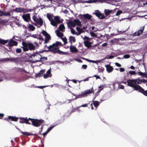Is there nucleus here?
I'll list each match as a JSON object with an SVG mask.
<instances>
[{"label": "nucleus", "instance_id": "nucleus-21", "mask_svg": "<svg viewBox=\"0 0 147 147\" xmlns=\"http://www.w3.org/2000/svg\"><path fill=\"white\" fill-rule=\"evenodd\" d=\"M44 72V70H41L40 71L36 74L35 77H40L41 74H43Z\"/></svg>", "mask_w": 147, "mask_h": 147}, {"label": "nucleus", "instance_id": "nucleus-3", "mask_svg": "<svg viewBox=\"0 0 147 147\" xmlns=\"http://www.w3.org/2000/svg\"><path fill=\"white\" fill-rule=\"evenodd\" d=\"M22 47L23 48L24 51H27L29 49L30 50H32L35 49V46L32 43H26L23 42H22Z\"/></svg>", "mask_w": 147, "mask_h": 147}, {"label": "nucleus", "instance_id": "nucleus-32", "mask_svg": "<svg viewBox=\"0 0 147 147\" xmlns=\"http://www.w3.org/2000/svg\"><path fill=\"white\" fill-rule=\"evenodd\" d=\"M76 29L78 32L80 33V34L83 33L84 32L82 29L80 28L79 27H77Z\"/></svg>", "mask_w": 147, "mask_h": 147}, {"label": "nucleus", "instance_id": "nucleus-64", "mask_svg": "<svg viewBox=\"0 0 147 147\" xmlns=\"http://www.w3.org/2000/svg\"><path fill=\"white\" fill-rule=\"evenodd\" d=\"M4 115L3 113H0V117H3Z\"/></svg>", "mask_w": 147, "mask_h": 147}, {"label": "nucleus", "instance_id": "nucleus-30", "mask_svg": "<svg viewBox=\"0 0 147 147\" xmlns=\"http://www.w3.org/2000/svg\"><path fill=\"white\" fill-rule=\"evenodd\" d=\"M111 10H110L109 9H105L104 11L105 14L106 16H107L111 12Z\"/></svg>", "mask_w": 147, "mask_h": 147}, {"label": "nucleus", "instance_id": "nucleus-23", "mask_svg": "<svg viewBox=\"0 0 147 147\" xmlns=\"http://www.w3.org/2000/svg\"><path fill=\"white\" fill-rule=\"evenodd\" d=\"M75 22V25L79 26H80L82 25L81 22L78 20H74Z\"/></svg>", "mask_w": 147, "mask_h": 147}, {"label": "nucleus", "instance_id": "nucleus-19", "mask_svg": "<svg viewBox=\"0 0 147 147\" xmlns=\"http://www.w3.org/2000/svg\"><path fill=\"white\" fill-rule=\"evenodd\" d=\"M31 36L34 38H36L39 40H43V38L40 36V35L36 34H33L31 35Z\"/></svg>", "mask_w": 147, "mask_h": 147}, {"label": "nucleus", "instance_id": "nucleus-59", "mask_svg": "<svg viewBox=\"0 0 147 147\" xmlns=\"http://www.w3.org/2000/svg\"><path fill=\"white\" fill-rule=\"evenodd\" d=\"M68 11L66 9L65 10L63 11V12L64 13H68Z\"/></svg>", "mask_w": 147, "mask_h": 147}, {"label": "nucleus", "instance_id": "nucleus-45", "mask_svg": "<svg viewBox=\"0 0 147 147\" xmlns=\"http://www.w3.org/2000/svg\"><path fill=\"white\" fill-rule=\"evenodd\" d=\"M129 73L131 75L135 74H136V72L134 71H130Z\"/></svg>", "mask_w": 147, "mask_h": 147}, {"label": "nucleus", "instance_id": "nucleus-18", "mask_svg": "<svg viewBox=\"0 0 147 147\" xmlns=\"http://www.w3.org/2000/svg\"><path fill=\"white\" fill-rule=\"evenodd\" d=\"M70 51L72 52L77 53L78 52V50L76 47L73 46L71 45L70 47Z\"/></svg>", "mask_w": 147, "mask_h": 147}, {"label": "nucleus", "instance_id": "nucleus-10", "mask_svg": "<svg viewBox=\"0 0 147 147\" xmlns=\"http://www.w3.org/2000/svg\"><path fill=\"white\" fill-rule=\"evenodd\" d=\"M93 14L95 15L97 17L100 19H103L105 18V16L101 13L98 10L95 11V12L93 13Z\"/></svg>", "mask_w": 147, "mask_h": 147}, {"label": "nucleus", "instance_id": "nucleus-48", "mask_svg": "<svg viewBox=\"0 0 147 147\" xmlns=\"http://www.w3.org/2000/svg\"><path fill=\"white\" fill-rule=\"evenodd\" d=\"M140 80L141 81V82H142H142H144L145 83L147 82L146 80L145 79H142Z\"/></svg>", "mask_w": 147, "mask_h": 147}, {"label": "nucleus", "instance_id": "nucleus-61", "mask_svg": "<svg viewBox=\"0 0 147 147\" xmlns=\"http://www.w3.org/2000/svg\"><path fill=\"white\" fill-rule=\"evenodd\" d=\"M48 134V133H47V132H46L43 133L42 134V135L44 136H45L47 134Z\"/></svg>", "mask_w": 147, "mask_h": 147}, {"label": "nucleus", "instance_id": "nucleus-38", "mask_svg": "<svg viewBox=\"0 0 147 147\" xmlns=\"http://www.w3.org/2000/svg\"><path fill=\"white\" fill-rule=\"evenodd\" d=\"M130 56L128 54H126L123 55V57L122 58V59L124 58L125 59H128L129 58Z\"/></svg>", "mask_w": 147, "mask_h": 147}, {"label": "nucleus", "instance_id": "nucleus-9", "mask_svg": "<svg viewBox=\"0 0 147 147\" xmlns=\"http://www.w3.org/2000/svg\"><path fill=\"white\" fill-rule=\"evenodd\" d=\"M41 33L45 36V40L44 42V44L47 43L49 40L51 38V36L49 34L46 32L44 30H43Z\"/></svg>", "mask_w": 147, "mask_h": 147}, {"label": "nucleus", "instance_id": "nucleus-62", "mask_svg": "<svg viewBox=\"0 0 147 147\" xmlns=\"http://www.w3.org/2000/svg\"><path fill=\"white\" fill-rule=\"evenodd\" d=\"M34 44L36 45V47H38L39 46L38 43L37 42H35Z\"/></svg>", "mask_w": 147, "mask_h": 147}, {"label": "nucleus", "instance_id": "nucleus-13", "mask_svg": "<svg viewBox=\"0 0 147 147\" xmlns=\"http://www.w3.org/2000/svg\"><path fill=\"white\" fill-rule=\"evenodd\" d=\"M14 11L17 12H23L24 13H25L28 11H26V9L21 8H16Z\"/></svg>", "mask_w": 147, "mask_h": 147}, {"label": "nucleus", "instance_id": "nucleus-39", "mask_svg": "<svg viewBox=\"0 0 147 147\" xmlns=\"http://www.w3.org/2000/svg\"><path fill=\"white\" fill-rule=\"evenodd\" d=\"M2 15L4 16H10L11 14L9 12H8L5 13H3Z\"/></svg>", "mask_w": 147, "mask_h": 147}, {"label": "nucleus", "instance_id": "nucleus-6", "mask_svg": "<svg viewBox=\"0 0 147 147\" xmlns=\"http://www.w3.org/2000/svg\"><path fill=\"white\" fill-rule=\"evenodd\" d=\"M62 21L59 18V17L58 16H55L54 17V19L51 22V24L53 26H57V25L61 23Z\"/></svg>", "mask_w": 147, "mask_h": 147}, {"label": "nucleus", "instance_id": "nucleus-24", "mask_svg": "<svg viewBox=\"0 0 147 147\" xmlns=\"http://www.w3.org/2000/svg\"><path fill=\"white\" fill-rule=\"evenodd\" d=\"M143 90H141L140 89L137 90L139 91L140 92L143 93L144 95L147 96V90L144 91V90L143 88Z\"/></svg>", "mask_w": 147, "mask_h": 147}, {"label": "nucleus", "instance_id": "nucleus-5", "mask_svg": "<svg viewBox=\"0 0 147 147\" xmlns=\"http://www.w3.org/2000/svg\"><path fill=\"white\" fill-rule=\"evenodd\" d=\"M92 92V88L84 90L82 92L81 94L77 96L76 99L86 96L88 95L91 93Z\"/></svg>", "mask_w": 147, "mask_h": 147}, {"label": "nucleus", "instance_id": "nucleus-17", "mask_svg": "<svg viewBox=\"0 0 147 147\" xmlns=\"http://www.w3.org/2000/svg\"><path fill=\"white\" fill-rule=\"evenodd\" d=\"M68 26L69 27H75L76 26L74 20L73 21H70L67 23Z\"/></svg>", "mask_w": 147, "mask_h": 147}, {"label": "nucleus", "instance_id": "nucleus-33", "mask_svg": "<svg viewBox=\"0 0 147 147\" xmlns=\"http://www.w3.org/2000/svg\"><path fill=\"white\" fill-rule=\"evenodd\" d=\"M8 41V40H5L2 39H0V43L5 45V43H6Z\"/></svg>", "mask_w": 147, "mask_h": 147}, {"label": "nucleus", "instance_id": "nucleus-26", "mask_svg": "<svg viewBox=\"0 0 147 147\" xmlns=\"http://www.w3.org/2000/svg\"><path fill=\"white\" fill-rule=\"evenodd\" d=\"M56 34L57 36L59 37H61L63 36V35L62 33L60 32L59 30H57L56 31Z\"/></svg>", "mask_w": 147, "mask_h": 147}, {"label": "nucleus", "instance_id": "nucleus-51", "mask_svg": "<svg viewBox=\"0 0 147 147\" xmlns=\"http://www.w3.org/2000/svg\"><path fill=\"white\" fill-rule=\"evenodd\" d=\"M103 85L102 84H101L99 88H101V89L99 90V92L101 90L103 89Z\"/></svg>", "mask_w": 147, "mask_h": 147}, {"label": "nucleus", "instance_id": "nucleus-15", "mask_svg": "<svg viewBox=\"0 0 147 147\" xmlns=\"http://www.w3.org/2000/svg\"><path fill=\"white\" fill-rule=\"evenodd\" d=\"M17 42L16 41L12 40H10L9 42V45L10 47L16 46L17 45Z\"/></svg>", "mask_w": 147, "mask_h": 147}, {"label": "nucleus", "instance_id": "nucleus-37", "mask_svg": "<svg viewBox=\"0 0 147 147\" xmlns=\"http://www.w3.org/2000/svg\"><path fill=\"white\" fill-rule=\"evenodd\" d=\"M101 35H99V36L98 35V34H95L94 33L92 32V37H100V36Z\"/></svg>", "mask_w": 147, "mask_h": 147}, {"label": "nucleus", "instance_id": "nucleus-11", "mask_svg": "<svg viewBox=\"0 0 147 147\" xmlns=\"http://www.w3.org/2000/svg\"><path fill=\"white\" fill-rule=\"evenodd\" d=\"M144 26L141 27L139 30H138L137 32H136L133 34V36H139L143 32L144 29Z\"/></svg>", "mask_w": 147, "mask_h": 147}, {"label": "nucleus", "instance_id": "nucleus-20", "mask_svg": "<svg viewBox=\"0 0 147 147\" xmlns=\"http://www.w3.org/2000/svg\"><path fill=\"white\" fill-rule=\"evenodd\" d=\"M59 30L62 32L64 31L65 27L63 24H61L59 27Z\"/></svg>", "mask_w": 147, "mask_h": 147}, {"label": "nucleus", "instance_id": "nucleus-49", "mask_svg": "<svg viewBox=\"0 0 147 147\" xmlns=\"http://www.w3.org/2000/svg\"><path fill=\"white\" fill-rule=\"evenodd\" d=\"M115 64L118 67H121V65L120 64H119L118 63H115Z\"/></svg>", "mask_w": 147, "mask_h": 147}, {"label": "nucleus", "instance_id": "nucleus-57", "mask_svg": "<svg viewBox=\"0 0 147 147\" xmlns=\"http://www.w3.org/2000/svg\"><path fill=\"white\" fill-rule=\"evenodd\" d=\"M86 3H92V0H90L88 1H86Z\"/></svg>", "mask_w": 147, "mask_h": 147}, {"label": "nucleus", "instance_id": "nucleus-53", "mask_svg": "<svg viewBox=\"0 0 147 147\" xmlns=\"http://www.w3.org/2000/svg\"><path fill=\"white\" fill-rule=\"evenodd\" d=\"M124 71L125 69L121 67L120 68V72H123Z\"/></svg>", "mask_w": 147, "mask_h": 147}, {"label": "nucleus", "instance_id": "nucleus-47", "mask_svg": "<svg viewBox=\"0 0 147 147\" xmlns=\"http://www.w3.org/2000/svg\"><path fill=\"white\" fill-rule=\"evenodd\" d=\"M87 68V65H83L82 66V68L84 69H86Z\"/></svg>", "mask_w": 147, "mask_h": 147}, {"label": "nucleus", "instance_id": "nucleus-44", "mask_svg": "<svg viewBox=\"0 0 147 147\" xmlns=\"http://www.w3.org/2000/svg\"><path fill=\"white\" fill-rule=\"evenodd\" d=\"M20 132L22 133L24 135H28L29 134V133L28 132H23L22 131H20Z\"/></svg>", "mask_w": 147, "mask_h": 147}, {"label": "nucleus", "instance_id": "nucleus-41", "mask_svg": "<svg viewBox=\"0 0 147 147\" xmlns=\"http://www.w3.org/2000/svg\"><path fill=\"white\" fill-rule=\"evenodd\" d=\"M54 126L50 127L49 129H47L46 132L48 133L53 128Z\"/></svg>", "mask_w": 147, "mask_h": 147}, {"label": "nucleus", "instance_id": "nucleus-52", "mask_svg": "<svg viewBox=\"0 0 147 147\" xmlns=\"http://www.w3.org/2000/svg\"><path fill=\"white\" fill-rule=\"evenodd\" d=\"M5 60L6 61H11V59L10 58H6L5 59Z\"/></svg>", "mask_w": 147, "mask_h": 147}, {"label": "nucleus", "instance_id": "nucleus-40", "mask_svg": "<svg viewBox=\"0 0 147 147\" xmlns=\"http://www.w3.org/2000/svg\"><path fill=\"white\" fill-rule=\"evenodd\" d=\"M54 126L50 127L49 129H47L46 132L48 133L53 128Z\"/></svg>", "mask_w": 147, "mask_h": 147}, {"label": "nucleus", "instance_id": "nucleus-58", "mask_svg": "<svg viewBox=\"0 0 147 147\" xmlns=\"http://www.w3.org/2000/svg\"><path fill=\"white\" fill-rule=\"evenodd\" d=\"M120 88L121 89H123L124 88V86L123 85H121Z\"/></svg>", "mask_w": 147, "mask_h": 147}, {"label": "nucleus", "instance_id": "nucleus-55", "mask_svg": "<svg viewBox=\"0 0 147 147\" xmlns=\"http://www.w3.org/2000/svg\"><path fill=\"white\" fill-rule=\"evenodd\" d=\"M87 107V104H84V105H82L81 106L79 107Z\"/></svg>", "mask_w": 147, "mask_h": 147}, {"label": "nucleus", "instance_id": "nucleus-14", "mask_svg": "<svg viewBox=\"0 0 147 147\" xmlns=\"http://www.w3.org/2000/svg\"><path fill=\"white\" fill-rule=\"evenodd\" d=\"M52 76V74L51 73V68L48 70L46 74L44 75V78H47L48 77H51Z\"/></svg>", "mask_w": 147, "mask_h": 147}, {"label": "nucleus", "instance_id": "nucleus-56", "mask_svg": "<svg viewBox=\"0 0 147 147\" xmlns=\"http://www.w3.org/2000/svg\"><path fill=\"white\" fill-rule=\"evenodd\" d=\"M100 62V61H95L92 60V63H99Z\"/></svg>", "mask_w": 147, "mask_h": 147}, {"label": "nucleus", "instance_id": "nucleus-50", "mask_svg": "<svg viewBox=\"0 0 147 147\" xmlns=\"http://www.w3.org/2000/svg\"><path fill=\"white\" fill-rule=\"evenodd\" d=\"M93 77H95L96 78V79H100V77L99 76H97L96 75H94Z\"/></svg>", "mask_w": 147, "mask_h": 147}, {"label": "nucleus", "instance_id": "nucleus-8", "mask_svg": "<svg viewBox=\"0 0 147 147\" xmlns=\"http://www.w3.org/2000/svg\"><path fill=\"white\" fill-rule=\"evenodd\" d=\"M32 18L34 22L37 24H39L40 26H42L43 25V21L41 18H38L34 15L33 16Z\"/></svg>", "mask_w": 147, "mask_h": 147}, {"label": "nucleus", "instance_id": "nucleus-12", "mask_svg": "<svg viewBox=\"0 0 147 147\" xmlns=\"http://www.w3.org/2000/svg\"><path fill=\"white\" fill-rule=\"evenodd\" d=\"M22 17L24 20L27 22H28L30 19V14L28 13L23 15Z\"/></svg>", "mask_w": 147, "mask_h": 147}, {"label": "nucleus", "instance_id": "nucleus-31", "mask_svg": "<svg viewBox=\"0 0 147 147\" xmlns=\"http://www.w3.org/2000/svg\"><path fill=\"white\" fill-rule=\"evenodd\" d=\"M138 73L140 76H142L143 77L147 78L146 75L144 73H143L141 71L138 72Z\"/></svg>", "mask_w": 147, "mask_h": 147}, {"label": "nucleus", "instance_id": "nucleus-36", "mask_svg": "<svg viewBox=\"0 0 147 147\" xmlns=\"http://www.w3.org/2000/svg\"><path fill=\"white\" fill-rule=\"evenodd\" d=\"M122 13V11L118 10L117 12L115 15L116 16H118L120 14Z\"/></svg>", "mask_w": 147, "mask_h": 147}, {"label": "nucleus", "instance_id": "nucleus-34", "mask_svg": "<svg viewBox=\"0 0 147 147\" xmlns=\"http://www.w3.org/2000/svg\"><path fill=\"white\" fill-rule=\"evenodd\" d=\"M28 28L31 30L33 31L35 29V27L32 25L29 24L28 26Z\"/></svg>", "mask_w": 147, "mask_h": 147}, {"label": "nucleus", "instance_id": "nucleus-54", "mask_svg": "<svg viewBox=\"0 0 147 147\" xmlns=\"http://www.w3.org/2000/svg\"><path fill=\"white\" fill-rule=\"evenodd\" d=\"M107 43L106 42V43H103L102 45V46L104 47H105V46H107Z\"/></svg>", "mask_w": 147, "mask_h": 147}, {"label": "nucleus", "instance_id": "nucleus-7", "mask_svg": "<svg viewBox=\"0 0 147 147\" xmlns=\"http://www.w3.org/2000/svg\"><path fill=\"white\" fill-rule=\"evenodd\" d=\"M81 37L84 40V43L86 47L88 48L91 46V43L90 42V39L89 38L86 36H85L84 38L81 36Z\"/></svg>", "mask_w": 147, "mask_h": 147}, {"label": "nucleus", "instance_id": "nucleus-1", "mask_svg": "<svg viewBox=\"0 0 147 147\" xmlns=\"http://www.w3.org/2000/svg\"><path fill=\"white\" fill-rule=\"evenodd\" d=\"M61 45V42H57L53 44L52 45H50L49 47H47L45 45V48L47 47L48 49L47 51H49V50L52 49V50L54 52H57L58 53L60 54L65 55L67 53V52H64L59 50H58L59 48L58 46Z\"/></svg>", "mask_w": 147, "mask_h": 147}, {"label": "nucleus", "instance_id": "nucleus-27", "mask_svg": "<svg viewBox=\"0 0 147 147\" xmlns=\"http://www.w3.org/2000/svg\"><path fill=\"white\" fill-rule=\"evenodd\" d=\"M8 118L11 119L12 121H17L18 120V118L11 116H9Z\"/></svg>", "mask_w": 147, "mask_h": 147}, {"label": "nucleus", "instance_id": "nucleus-22", "mask_svg": "<svg viewBox=\"0 0 147 147\" xmlns=\"http://www.w3.org/2000/svg\"><path fill=\"white\" fill-rule=\"evenodd\" d=\"M92 102L94 106L96 108L98 107L100 104V103L97 101H94Z\"/></svg>", "mask_w": 147, "mask_h": 147}, {"label": "nucleus", "instance_id": "nucleus-4", "mask_svg": "<svg viewBox=\"0 0 147 147\" xmlns=\"http://www.w3.org/2000/svg\"><path fill=\"white\" fill-rule=\"evenodd\" d=\"M127 85L134 88L135 90H137L139 89L143 90V88L140 85L135 86L134 79H129L127 80Z\"/></svg>", "mask_w": 147, "mask_h": 147}, {"label": "nucleus", "instance_id": "nucleus-35", "mask_svg": "<svg viewBox=\"0 0 147 147\" xmlns=\"http://www.w3.org/2000/svg\"><path fill=\"white\" fill-rule=\"evenodd\" d=\"M137 84H140V83H139V78L134 79L135 86L138 85Z\"/></svg>", "mask_w": 147, "mask_h": 147}, {"label": "nucleus", "instance_id": "nucleus-60", "mask_svg": "<svg viewBox=\"0 0 147 147\" xmlns=\"http://www.w3.org/2000/svg\"><path fill=\"white\" fill-rule=\"evenodd\" d=\"M76 61L79 62H82V60L80 59H76Z\"/></svg>", "mask_w": 147, "mask_h": 147}, {"label": "nucleus", "instance_id": "nucleus-42", "mask_svg": "<svg viewBox=\"0 0 147 147\" xmlns=\"http://www.w3.org/2000/svg\"><path fill=\"white\" fill-rule=\"evenodd\" d=\"M71 33L73 34H75L76 33L75 31L73 28H71Z\"/></svg>", "mask_w": 147, "mask_h": 147}, {"label": "nucleus", "instance_id": "nucleus-28", "mask_svg": "<svg viewBox=\"0 0 147 147\" xmlns=\"http://www.w3.org/2000/svg\"><path fill=\"white\" fill-rule=\"evenodd\" d=\"M69 41L71 43L74 42L76 40L75 37L73 36H70L69 37Z\"/></svg>", "mask_w": 147, "mask_h": 147}, {"label": "nucleus", "instance_id": "nucleus-16", "mask_svg": "<svg viewBox=\"0 0 147 147\" xmlns=\"http://www.w3.org/2000/svg\"><path fill=\"white\" fill-rule=\"evenodd\" d=\"M107 71L108 73L111 72L113 70V67L111 66L110 65H105Z\"/></svg>", "mask_w": 147, "mask_h": 147}, {"label": "nucleus", "instance_id": "nucleus-2", "mask_svg": "<svg viewBox=\"0 0 147 147\" xmlns=\"http://www.w3.org/2000/svg\"><path fill=\"white\" fill-rule=\"evenodd\" d=\"M21 120H23L24 121H20V123H25L27 124H30L28 122L29 120H31L32 122V125L36 127H38L40 126V125L42 124L44 121L42 120H38L37 119H33L30 118H29L28 119H27L26 118H20Z\"/></svg>", "mask_w": 147, "mask_h": 147}, {"label": "nucleus", "instance_id": "nucleus-63", "mask_svg": "<svg viewBox=\"0 0 147 147\" xmlns=\"http://www.w3.org/2000/svg\"><path fill=\"white\" fill-rule=\"evenodd\" d=\"M114 57V56L113 55L109 56V59H112Z\"/></svg>", "mask_w": 147, "mask_h": 147}, {"label": "nucleus", "instance_id": "nucleus-46", "mask_svg": "<svg viewBox=\"0 0 147 147\" xmlns=\"http://www.w3.org/2000/svg\"><path fill=\"white\" fill-rule=\"evenodd\" d=\"M16 51V52L18 53H21L22 52L21 49H17Z\"/></svg>", "mask_w": 147, "mask_h": 147}, {"label": "nucleus", "instance_id": "nucleus-25", "mask_svg": "<svg viewBox=\"0 0 147 147\" xmlns=\"http://www.w3.org/2000/svg\"><path fill=\"white\" fill-rule=\"evenodd\" d=\"M47 17L49 19L50 21V22L51 23L52 21L53 20V19L52 18V16L51 14L48 13L47 14Z\"/></svg>", "mask_w": 147, "mask_h": 147}, {"label": "nucleus", "instance_id": "nucleus-29", "mask_svg": "<svg viewBox=\"0 0 147 147\" xmlns=\"http://www.w3.org/2000/svg\"><path fill=\"white\" fill-rule=\"evenodd\" d=\"M84 17L86 19H90L91 18V16L88 14H86L83 15Z\"/></svg>", "mask_w": 147, "mask_h": 147}, {"label": "nucleus", "instance_id": "nucleus-43", "mask_svg": "<svg viewBox=\"0 0 147 147\" xmlns=\"http://www.w3.org/2000/svg\"><path fill=\"white\" fill-rule=\"evenodd\" d=\"M62 39L63 42H64V43L66 44L67 43V40L66 38H62Z\"/></svg>", "mask_w": 147, "mask_h": 147}]
</instances>
